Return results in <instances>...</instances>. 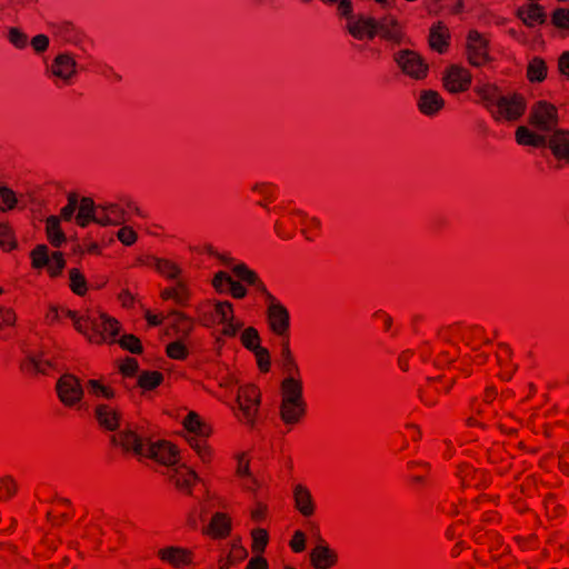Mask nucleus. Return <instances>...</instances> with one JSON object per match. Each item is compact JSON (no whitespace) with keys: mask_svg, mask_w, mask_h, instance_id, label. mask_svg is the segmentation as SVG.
I'll use <instances>...</instances> for the list:
<instances>
[{"mask_svg":"<svg viewBox=\"0 0 569 569\" xmlns=\"http://www.w3.org/2000/svg\"><path fill=\"white\" fill-rule=\"evenodd\" d=\"M112 442L116 446H120L124 451L132 452L139 457L143 456L147 447V442L132 429H123L113 435Z\"/></svg>","mask_w":569,"mask_h":569,"instance_id":"17","label":"nucleus"},{"mask_svg":"<svg viewBox=\"0 0 569 569\" xmlns=\"http://www.w3.org/2000/svg\"><path fill=\"white\" fill-rule=\"evenodd\" d=\"M119 345L122 349L128 350L132 353H141L142 346L140 340L133 335H124L120 338Z\"/></svg>","mask_w":569,"mask_h":569,"instance_id":"54","label":"nucleus"},{"mask_svg":"<svg viewBox=\"0 0 569 569\" xmlns=\"http://www.w3.org/2000/svg\"><path fill=\"white\" fill-rule=\"evenodd\" d=\"M547 76V66L540 58H533L527 68V77L531 82H541Z\"/></svg>","mask_w":569,"mask_h":569,"instance_id":"39","label":"nucleus"},{"mask_svg":"<svg viewBox=\"0 0 569 569\" xmlns=\"http://www.w3.org/2000/svg\"><path fill=\"white\" fill-rule=\"evenodd\" d=\"M252 352L256 357L257 365H258V368L260 369V371L268 372L270 370V366H271L270 353H269L268 349L264 347H260V348L253 350Z\"/></svg>","mask_w":569,"mask_h":569,"instance_id":"55","label":"nucleus"},{"mask_svg":"<svg viewBox=\"0 0 569 569\" xmlns=\"http://www.w3.org/2000/svg\"><path fill=\"white\" fill-rule=\"evenodd\" d=\"M186 339H179L170 342L166 348V353L169 358L174 360H186L189 356V350L184 345Z\"/></svg>","mask_w":569,"mask_h":569,"instance_id":"41","label":"nucleus"},{"mask_svg":"<svg viewBox=\"0 0 569 569\" xmlns=\"http://www.w3.org/2000/svg\"><path fill=\"white\" fill-rule=\"evenodd\" d=\"M169 479L178 490L190 495L192 486L198 480V476L192 469L181 465L170 470Z\"/></svg>","mask_w":569,"mask_h":569,"instance_id":"22","label":"nucleus"},{"mask_svg":"<svg viewBox=\"0 0 569 569\" xmlns=\"http://www.w3.org/2000/svg\"><path fill=\"white\" fill-rule=\"evenodd\" d=\"M94 417L100 427L114 431L120 426L121 412L111 405L100 403L94 408Z\"/></svg>","mask_w":569,"mask_h":569,"instance_id":"21","label":"nucleus"},{"mask_svg":"<svg viewBox=\"0 0 569 569\" xmlns=\"http://www.w3.org/2000/svg\"><path fill=\"white\" fill-rule=\"evenodd\" d=\"M168 335H173L179 339H187L194 328L192 318L183 312L173 311L168 317Z\"/></svg>","mask_w":569,"mask_h":569,"instance_id":"20","label":"nucleus"},{"mask_svg":"<svg viewBox=\"0 0 569 569\" xmlns=\"http://www.w3.org/2000/svg\"><path fill=\"white\" fill-rule=\"evenodd\" d=\"M289 220L292 224L300 227L301 233L308 240H312L320 228V221L318 218L309 217L301 211L291 212L289 214Z\"/></svg>","mask_w":569,"mask_h":569,"instance_id":"24","label":"nucleus"},{"mask_svg":"<svg viewBox=\"0 0 569 569\" xmlns=\"http://www.w3.org/2000/svg\"><path fill=\"white\" fill-rule=\"evenodd\" d=\"M261 393L257 386L248 383L238 388L234 413L238 420L253 427L258 417Z\"/></svg>","mask_w":569,"mask_h":569,"instance_id":"3","label":"nucleus"},{"mask_svg":"<svg viewBox=\"0 0 569 569\" xmlns=\"http://www.w3.org/2000/svg\"><path fill=\"white\" fill-rule=\"evenodd\" d=\"M47 236L53 247H60L66 241V236L60 228V219L57 216H50L46 221Z\"/></svg>","mask_w":569,"mask_h":569,"instance_id":"35","label":"nucleus"},{"mask_svg":"<svg viewBox=\"0 0 569 569\" xmlns=\"http://www.w3.org/2000/svg\"><path fill=\"white\" fill-rule=\"evenodd\" d=\"M475 92L497 122H515L526 111V100L518 93H505L493 83H478Z\"/></svg>","mask_w":569,"mask_h":569,"instance_id":"1","label":"nucleus"},{"mask_svg":"<svg viewBox=\"0 0 569 569\" xmlns=\"http://www.w3.org/2000/svg\"><path fill=\"white\" fill-rule=\"evenodd\" d=\"M393 62L403 76L415 81H422L428 77L429 64L417 51L401 49L393 53Z\"/></svg>","mask_w":569,"mask_h":569,"instance_id":"4","label":"nucleus"},{"mask_svg":"<svg viewBox=\"0 0 569 569\" xmlns=\"http://www.w3.org/2000/svg\"><path fill=\"white\" fill-rule=\"evenodd\" d=\"M183 427L189 435H198L201 438H208L212 432L211 427L203 422L199 415L193 411L184 417Z\"/></svg>","mask_w":569,"mask_h":569,"instance_id":"32","label":"nucleus"},{"mask_svg":"<svg viewBox=\"0 0 569 569\" xmlns=\"http://www.w3.org/2000/svg\"><path fill=\"white\" fill-rule=\"evenodd\" d=\"M214 313L219 317V321L224 323L229 320H233L234 313L232 305L229 301H218L213 306Z\"/></svg>","mask_w":569,"mask_h":569,"instance_id":"51","label":"nucleus"},{"mask_svg":"<svg viewBox=\"0 0 569 569\" xmlns=\"http://www.w3.org/2000/svg\"><path fill=\"white\" fill-rule=\"evenodd\" d=\"M69 287L78 296H84L88 290L86 277L77 268L69 270Z\"/></svg>","mask_w":569,"mask_h":569,"instance_id":"38","label":"nucleus"},{"mask_svg":"<svg viewBox=\"0 0 569 569\" xmlns=\"http://www.w3.org/2000/svg\"><path fill=\"white\" fill-rule=\"evenodd\" d=\"M89 395L96 398L111 399L114 397V391L100 382V380L90 379L87 383Z\"/></svg>","mask_w":569,"mask_h":569,"instance_id":"42","label":"nucleus"},{"mask_svg":"<svg viewBox=\"0 0 569 569\" xmlns=\"http://www.w3.org/2000/svg\"><path fill=\"white\" fill-rule=\"evenodd\" d=\"M78 206L77 197L71 194L68 198V203L61 209L59 219H63L66 221L71 220L72 216Z\"/></svg>","mask_w":569,"mask_h":569,"instance_id":"62","label":"nucleus"},{"mask_svg":"<svg viewBox=\"0 0 569 569\" xmlns=\"http://www.w3.org/2000/svg\"><path fill=\"white\" fill-rule=\"evenodd\" d=\"M231 530L230 518L222 512H217L212 516L208 527V533L213 538H224Z\"/></svg>","mask_w":569,"mask_h":569,"instance_id":"33","label":"nucleus"},{"mask_svg":"<svg viewBox=\"0 0 569 569\" xmlns=\"http://www.w3.org/2000/svg\"><path fill=\"white\" fill-rule=\"evenodd\" d=\"M28 366L30 367V369L40 373H47L48 370L52 367L51 362L41 356L30 357Z\"/></svg>","mask_w":569,"mask_h":569,"instance_id":"59","label":"nucleus"},{"mask_svg":"<svg viewBox=\"0 0 569 569\" xmlns=\"http://www.w3.org/2000/svg\"><path fill=\"white\" fill-rule=\"evenodd\" d=\"M280 347H281V350H280L281 365H282V369L286 373V377L283 379L292 378L295 380H302L301 373H300V368H299V366L293 357V353L290 349L289 339L281 340Z\"/></svg>","mask_w":569,"mask_h":569,"instance_id":"25","label":"nucleus"},{"mask_svg":"<svg viewBox=\"0 0 569 569\" xmlns=\"http://www.w3.org/2000/svg\"><path fill=\"white\" fill-rule=\"evenodd\" d=\"M292 495L295 507L303 517H311L315 515L316 503L311 491L305 485H296L293 487Z\"/></svg>","mask_w":569,"mask_h":569,"instance_id":"23","label":"nucleus"},{"mask_svg":"<svg viewBox=\"0 0 569 569\" xmlns=\"http://www.w3.org/2000/svg\"><path fill=\"white\" fill-rule=\"evenodd\" d=\"M252 536V550L260 552L267 546L268 542V533L264 529L258 528L254 529L251 533Z\"/></svg>","mask_w":569,"mask_h":569,"instance_id":"57","label":"nucleus"},{"mask_svg":"<svg viewBox=\"0 0 569 569\" xmlns=\"http://www.w3.org/2000/svg\"><path fill=\"white\" fill-rule=\"evenodd\" d=\"M248 552L244 547H242L239 542L233 541L230 546V550L227 555H221L218 559L219 569H230L232 566L239 563L246 557Z\"/></svg>","mask_w":569,"mask_h":569,"instance_id":"31","label":"nucleus"},{"mask_svg":"<svg viewBox=\"0 0 569 569\" xmlns=\"http://www.w3.org/2000/svg\"><path fill=\"white\" fill-rule=\"evenodd\" d=\"M442 83L450 93L467 91L471 84V73L463 67L450 66L443 72Z\"/></svg>","mask_w":569,"mask_h":569,"instance_id":"14","label":"nucleus"},{"mask_svg":"<svg viewBox=\"0 0 569 569\" xmlns=\"http://www.w3.org/2000/svg\"><path fill=\"white\" fill-rule=\"evenodd\" d=\"M142 457L150 458L163 466L172 467L178 462L179 452L169 441H156L147 442Z\"/></svg>","mask_w":569,"mask_h":569,"instance_id":"12","label":"nucleus"},{"mask_svg":"<svg viewBox=\"0 0 569 569\" xmlns=\"http://www.w3.org/2000/svg\"><path fill=\"white\" fill-rule=\"evenodd\" d=\"M418 110L427 117L437 116L445 107V100L436 90H421L417 100Z\"/></svg>","mask_w":569,"mask_h":569,"instance_id":"18","label":"nucleus"},{"mask_svg":"<svg viewBox=\"0 0 569 569\" xmlns=\"http://www.w3.org/2000/svg\"><path fill=\"white\" fill-rule=\"evenodd\" d=\"M139 368L138 361L134 358H126L120 365V371L126 377H132L137 373Z\"/></svg>","mask_w":569,"mask_h":569,"instance_id":"63","label":"nucleus"},{"mask_svg":"<svg viewBox=\"0 0 569 569\" xmlns=\"http://www.w3.org/2000/svg\"><path fill=\"white\" fill-rule=\"evenodd\" d=\"M66 260L63 258V254L59 251H56L51 254V258L49 260V263H47L48 272L51 277H57L61 273L62 269L64 268Z\"/></svg>","mask_w":569,"mask_h":569,"instance_id":"53","label":"nucleus"},{"mask_svg":"<svg viewBox=\"0 0 569 569\" xmlns=\"http://www.w3.org/2000/svg\"><path fill=\"white\" fill-rule=\"evenodd\" d=\"M240 341L242 346L250 351L261 347L259 332L253 327H248L242 331Z\"/></svg>","mask_w":569,"mask_h":569,"instance_id":"43","label":"nucleus"},{"mask_svg":"<svg viewBox=\"0 0 569 569\" xmlns=\"http://www.w3.org/2000/svg\"><path fill=\"white\" fill-rule=\"evenodd\" d=\"M529 122L540 131L553 130L558 124L556 107L547 101L533 103L529 113Z\"/></svg>","mask_w":569,"mask_h":569,"instance_id":"9","label":"nucleus"},{"mask_svg":"<svg viewBox=\"0 0 569 569\" xmlns=\"http://www.w3.org/2000/svg\"><path fill=\"white\" fill-rule=\"evenodd\" d=\"M279 417L286 427L300 425L307 416L302 380L282 379L280 383Z\"/></svg>","mask_w":569,"mask_h":569,"instance_id":"2","label":"nucleus"},{"mask_svg":"<svg viewBox=\"0 0 569 569\" xmlns=\"http://www.w3.org/2000/svg\"><path fill=\"white\" fill-rule=\"evenodd\" d=\"M516 140L521 146L541 147L546 143V138L538 134L527 127H519L516 131Z\"/></svg>","mask_w":569,"mask_h":569,"instance_id":"36","label":"nucleus"},{"mask_svg":"<svg viewBox=\"0 0 569 569\" xmlns=\"http://www.w3.org/2000/svg\"><path fill=\"white\" fill-rule=\"evenodd\" d=\"M232 280L233 279L230 277L229 273H227L224 271H219L212 278L211 283H212V287L218 292H224L229 288V284L232 282Z\"/></svg>","mask_w":569,"mask_h":569,"instance_id":"56","label":"nucleus"},{"mask_svg":"<svg viewBox=\"0 0 569 569\" xmlns=\"http://www.w3.org/2000/svg\"><path fill=\"white\" fill-rule=\"evenodd\" d=\"M449 29L441 22L432 26L429 32V44L432 50L443 53L449 47Z\"/></svg>","mask_w":569,"mask_h":569,"instance_id":"27","label":"nucleus"},{"mask_svg":"<svg viewBox=\"0 0 569 569\" xmlns=\"http://www.w3.org/2000/svg\"><path fill=\"white\" fill-rule=\"evenodd\" d=\"M160 297L163 300L172 299L177 305L186 307L189 305L191 291L186 282L177 281L174 286L164 288Z\"/></svg>","mask_w":569,"mask_h":569,"instance_id":"28","label":"nucleus"},{"mask_svg":"<svg viewBox=\"0 0 569 569\" xmlns=\"http://www.w3.org/2000/svg\"><path fill=\"white\" fill-rule=\"evenodd\" d=\"M100 217L98 224H121L129 220L133 213H139L138 206L128 198L120 199L118 202L99 203Z\"/></svg>","mask_w":569,"mask_h":569,"instance_id":"5","label":"nucleus"},{"mask_svg":"<svg viewBox=\"0 0 569 569\" xmlns=\"http://www.w3.org/2000/svg\"><path fill=\"white\" fill-rule=\"evenodd\" d=\"M163 380V376L159 371H146L139 376V386L143 389L151 390L158 387Z\"/></svg>","mask_w":569,"mask_h":569,"instance_id":"44","label":"nucleus"},{"mask_svg":"<svg viewBox=\"0 0 569 569\" xmlns=\"http://www.w3.org/2000/svg\"><path fill=\"white\" fill-rule=\"evenodd\" d=\"M56 388L60 401L67 407L76 406L83 397L80 380L70 373L61 376Z\"/></svg>","mask_w":569,"mask_h":569,"instance_id":"10","label":"nucleus"},{"mask_svg":"<svg viewBox=\"0 0 569 569\" xmlns=\"http://www.w3.org/2000/svg\"><path fill=\"white\" fill-rule=\"evenodd\" d=\"M154 270L167 279L176 280L182 273V269L172 260L164 258H152Z\"/></svg>","mask_w":569,"mask_h":569,"instance_id":"34","label":"nucleus"},{"mask_svg":"<svg viewBox=\"0 0 569 569\" xmlns=\"http://www.w3.org/2000/svg\"><path fill=\"white\" fill-rule=\"evenodd\" d=\"M100 217V206L94 204L91 198H82L79 203L78 213L76 216V222L78 226L84 228L90 222L98 223Z\"/></svg>","mask_w":569,"mask_h":569,"instance_id":"26","label":"nucleus"},{"mask_svg":"<svg viewBox=\"0 0 569 569\" xmlns=\"http://www.w3.org/2000/svg\"><path fill=\"white\" fill-rule=\"evenodd\" d=\"M376 37L391 43L401 44L405 41V31L401 23L393 16L375 19Z\"/></svg>","mask_w":569,"mask_h":569,"instance_id":"13","label":"nucleus"},{"mask_svg":"<svg viewBox=\"0 0 569 569\" xmlns=\"http://www.w3.org/2000/svg\"><path fill=\"white\" fill-rule=\"evenodd\" d=\"M239 481L240 486L247 491L254 492L261 487L260 481L252 473L242 477Z\"/></svg>","mask_w":569,"mask_h":569,"instance_id":"64","label":"nucleus"},{"mask_svg":"<svg viewBox=\"0 0 569 569\" xmlns=\"http://www.w3.org/2000/svg\"><path fill=\"white\" fill-rule=\"evenodd\" d=\"M159 559L174 568L189 566L192 562V552L189 549L169 546L158 550Z\"/></svg>","mask_w":569,"mask_h":569,"instance_id":"19","label":"nucleus"},{"mask_svg":"<svg viewBox=\"0 0 569 569\" xmlns=\"http://www.w3.org/2000/svg\"><path fill=\"white\" fill-rule=\"evenodd\" d=\"M17 202L18 199L13 190L8 187H0V210L2 212L12 210Z\"/></svg>","mask_w":569,"mask_h":569,"instance_id":"48","label":"nucleus"},{"mask_svg":"<svg viewBox=\"0 0 569 569\" xmlns=\"http://www.w3.org/2000/svg\"><path fill=\"white\" fill-rule=\"evenodd\" d=\"M467 59L476 67L489 61L488 41L476 30H471L467 37Z\"/></svg>","mask_w":569,"mask_h":569,"instance_id":"15","label":"nucleus"},{"mask_svg":"<svg viewBox=\"0 0 569 569\" xmlns=\"http://www.w3.org/2000/svg\"><path fill=\"white\" fill-rule=\"evenodd\" d=\"M120 331V325L117 319L106 313H94L91 321V333L89 341L96 345L103 342H113Z\"/></svg>","mask_w":569,"mask_h":569,"instance_id":"8","label":"nucleus"},{"mask_svg":"<svg viewBox=\"0 0 569 569\" xmlns=\"http://www.w3.org/2000/svg\"><path fill=\"white\" fill-rule=\"evenodd\" d=\"M232 272L234 273L236 277H238L240 280L247 282L250 286L251 283L257 282L258 274L242 262L234 263L232 266Z\"/></svg>","mask_w":569,"mask_h":569,"instance_id":"47","label":"nucleus"},{"mask_svg":"<svg viewBox=\"0 0 569 569\" xmlns=\"http://www.w3.org/2000/svg\"><path fill=\"white\" fill-rule=\"evenodd\" d=\"M267 321L269 329L281 340L289 339L290 315L273 295H267Z\"/></svg>","mask_w":569,"mask_h":569,"instance_id":"6","label":"nucleus"},{"mask_svg":"<svg viewBox=\"0 0 569 569\" xmlns=\"http://www.w3.org/2000/svg\"><path fill=\"white\" fill-rule=\"evenodd\" d=\"M66 313L73 321L74 328L89 339V335L91 333V321L94 317V313H90L86 317H78L74 311L70 310H68Z\"/></svg>","mask_w":569,"mask_h":569,"instance_id":"40","label":"nucleus"},{"mask_svg":"<svg viewBox=\"0 0 569 569\" xmlns=\"http://www.w3.org/2000/svg\"><path fill=\"white\" fill-rule=\"evenodd\" d=\"M18 316L13 308L0 305V331L16 326Z\"/></svg>","mask_w":569,"mask_h":569,"instance_id":"50","label":"nucleus"},{"mask_svg":"<svg viewBox=\"0 0 569 569\" xmlns=\"http://www.w3.org/2000/svg\"><path fill=\"white\" fill-rule=\"evenodd\" d=\"M17 491V485L11 478L0 479V499H9Z\"/></svg>","mask_w":569,"mask_h":569,"instance_id":"60","label":"nucleus"},{"mask_svg":"<svg viewBox=\"0 0 569 569\" xmlns=\"http://www.w3.org/2000/svg\"><path fill=\"white\" fill-rule=\"evenodd\" d=\"M50 40L46 34H37L30 40V44L37 54L43 53L49 48Z\"/></svg>","mask_w":569,"mask_h":569,"instance_id":"61","label":"nucleus"},{"mask_svg":"<svg viewBox=\"0 0 569 569\" xmlns=\"http://www.w3.org/2000/svg\"><path fill=\"white\" fill-rule=\"evenodd\" d=\"M548 146L558 159H569V133L566 130H557L550 137Z\"/></svg>","mask_w":569,"mask_h":569,"instance_id":"30","label":"nucleus"},{"mask_svg":"<svg viewBox=\"0 0 569 569\" xmlns=\"http://www.w3.org/2000/svg\"><path fill=\"white\" fill-rule=\"evenodd\" d=\"M47 73L56 83L61 82L66 86L72 83L78 74L76 56L69 51L59 52L48 66Z\"/></svg>","mask_w":569,"mask_h":569,"instance_id":"7","label":"nucleus"},{"mask_svg":"<svg viewBox=\"0 0 569 569\" xmlns=\"http://www.w3.org/2000/svg\"><path fill=\"white\" fill-rule=\"evenodd\" d=\"M117 238L124 246H132L136 243L138 236L131 227L124 226L118 230Z\"/></svg>","mask_w":569,"mask_h":569,"instance_id":"58","label":"nucleus"},{"mask_svg":"<svg viewBox=\"0 0 569 569\" xmlns=\"http://www.w3.org/2000/svg\"><path fill=\"white\" fill-rule=\"evenodd\" d=\"M7 39L16 49L19 50L26 49L29 43L28 36L17 27L9 28Z\"/></svg>","mask_w":569,"mask_h":569,"instance_id":"46","label":"nucleus"},{"mask_svg":"<svg viewBox=\"0 0 569 569\" xmlns=\"http://www.w3.org/2000/svg\"><path fill=\"white\" fill-rule=\"evenodd\" d=\"M251 191L260 198L257 202L258 206L267 208L268 203L274 198L276 186L271 182H256L251 187Z\"/></svg>","mask_w":569,"mask_h":569,"instance_id":"37","label":"nucleus"},{"mask_svg":"<svg viewBox=\"0 0 569 569\" xmlns=\"http://www.w3.org/2000/svg\"><path fill=\"white\" fill-rule=\"evenodd\" d=\"M196 312L198 316V321L204 326L210 327L213 323V319L211 316V302L202 301L196 307Z\"/></svg>","mask_w":569,"mask_h":569,"instance_id":"52","label":"nucleus"},{"mask_svg":"<svg viewBox=\"0 0 569 569\" xmlns=\"http://www.w3.org/2000/svg\"><path fill=\"white\" fill-rule=\"evenodd\" d=\"M346 29L357 40H372L376 37L375 18L363 14L349 17Z\"/></svg>","mask_w":569,"mask_h":569,"instance_id":"16","label":"nucleus"},{"mask_svg":"<svg viewBox=\"0 0 569 569\" xmlns=\"http://www.w3.org/2000/svg\"><path fill=\"white\" fill-rule=\"evenodd\" d=\"M518 17L528 27H535L545 22L546 14L537 3H527L518 8Z\"/></svg>","mask_w":569,"mask_h":569,"instance_id":"29","label":"nucleus"},{"mask_svg":"<svg viewBox=\"0 0 569 569\" xmlns=\"http://www.w3.org/2000/svg\"><path fill=\"white\" fill-rule=\"evenodd\" d=\"M46 244H39L31 251V259L33 268H43L49 263L51 256Z\"/></svg>","mask_w":569,"mask_h":569,"instance_id":"49","label":"nucleus"},{"mask_svg":"<svg viewBox=\"0 0 569 569\" xmlns=\"http://www.w3.org/2000/svg\"><path fill=\"white\" fill-rule=\"evenodd\" d=\"M338 552L320 536L310 551V565L315 569H331L338 563Z\"/></svg>","mask_w":569,"mask_h":569,"instance_id":"11","label":"nucleus"},{"mask_svg":"<svg viewBox=\"0 0 569 569\" xmlns=\"http://www.w3.org/2000/svg\"><path fill=\"white\" fill-rule=\"evenodd\" d=\"M17 246L13 230L8 223L0 222V248L6 251L14 249Z\"/></svg>","mask_w":569,"mask_h":569,"instance_id":"45","label":"nucleus"}]
</instances>
